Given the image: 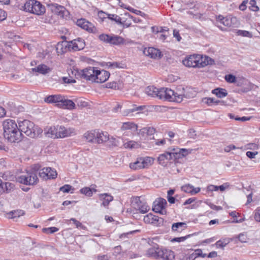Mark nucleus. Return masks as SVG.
<instances>
[{"mask_svg":"<svg viewBox=\"0 0 260 260\" xmlns=\"http://www.w3.org/2000/svg\"><path fill=\"white\" fill-rule=\"evenodd\" d=\"M225 80L228 83H235L236 81V78L235 76L232 74H229L225 75Z\"/></svg>","mask_w":260,"mask_h":260,"instance_id":"8fccbe9b","label":"nucleus"},{"mask_svg":"<svg viewBox=\"0 0 260 260\" xmlns=\"http://www.w3.org/2000/svg\"><path fill=\"white\" fill-rule=\"evenodd\" d=\"M229 243V239L225 238L222 240H218L216 242L215 245L217 247L223 248Z\"/></svg>","mask_w":260,"mask_h":260,"instance_id":"a19ab883","label":"nucleus"},{"mask_svg":"<svg viewBox=\"0 0 260 260\" xmlns=\"http://www.w3.org/2000/svg\"><path fill=\"white\" fill-rule=\"evenodd\" d=\"M19 127L21 133H24L27 136L34 138L36 136L37 129L34 123L28 120H24L19 122Z\"/></svg>","mask_w":260,"mask_h":260,"instance_id":"0eeeda50","label":"nucleus"},{"mask_svg":"<svg viewBox=\"0 0 260 260\" xmlns=\"http://www.w3.org/2000/svg\"><path fill=\"white\" fill-rule=\"evenodd\" d=\"M212 93L215 94L219 98H222L228 95V92L225 89L217 88L212 90Z\"/></svg>","mask_w":260,"mask_h":260,"instance_id":"e433bc0d","label":"nucleus"},{"mask_svg":"<svg viewBox=\"0 0 260 260\" xmlns=\"http://www.w3.org/2000/svg\"><path fill=\"white\" fill-rule=\"evenodd\" d=\"M238 238L239 241L242 243L246 242L248 239L247 235L243 233L239 234Z\"/></svg>","mask_w":260,"mask_h":260,"instance_id":"680f3d73","label":"nucleus"},{"mask_svg":"<svg viewBox=\"0 0 260 260\" xmlns=\"http://www.w3.org/2000/svg\"><path fill=\"white\" fill-rule=\"evenodd\" d=\"M188 153V150L186 149L170 148L169 151L159 155L157 160L160 165L166 166L170 160L182 158Z\"/></svg>","mask_w":260,"mask_h":260,"instance_id":"20e7f679","label":"nucleus"},{"mask_svg":"<svg viewBox=\"0 0 260 260\" xmlns=\"http://www.w3.org/2000/svg\"><path fill=\"white\" fill-rule=\"evenodd\" d=\"M71 190L73 191L74 190V188L72 187V186L69 184H66L59 188V190L64 192V193H68Z\"/></svg>","mask_w":260,"mask_h":260,"instance_id":"49530a36","label":"nucleus"},{"mask_svg":"<svg viewBox=\"0 0 260 260\" xmlns=\"http://www.w3.org/2000/svg\"><path fill=\"white\" fill-rule=\"evenodd\" d=\"M2 186H3V189L4 190L2 192L3 193L4 192H9L11 191V190L14 188V184L10 182L3 183L2 181Z\"/></svg>","mask_w":260,"mask_h":260,"instance_id":"4c0bfd02","label":"nucleus"},{"mask_svg":"<svg viewBox=\"0 0 260 260\" xmlns=\"http://www.w3.org/2000/svg\"><path fill=\"white\" fill-rule=\"evenodd\" d=\"M217 21H219L221 24L225 26H231L232 19L225 17L222 15H219L216 17Z\"/></svg>","mask_w":260,"mask_h":260,"instance_id":"c9c22d12","label":"nucleus"},{"mask_svg":"<svg viewBox=\"0 0 260 260\" xmlns=\"http://www.w3.org/2000/svg\"><path fill=\"white\" fill-rule=\"evenodd\" d=\"M83 136L87 142L95 143L96 130L88 131L84 134Z\"/></svg>","mask_w":260,"mask_h":260,"instance_id":"c756f323","label":"nucleus"},{"mask_svg":"<svg viewBox=\"0 0 260 260\" xmlns=\"http://www.w3.org/2000/svg\"><path fill=\"white\" fill-rule=\"evenodd\" d=\"M207 190L209 191H213L218 190V186L210 185L207 187Z\"/></svg>","mask_w":260,"mask_h":260,"instance_id":"69168bd1","label":"nucleus"},{"mask_svg":"<svg viewBox=\"0 0 260 260\" xmlns=\"http://www.w3.org/2000/svg\"><path fill=\"white\" fill-rule=\"evenodd\" d=\"M110 19H111V20H114L115 21H116L117 23H119V24H122V23H123L122 22V19L118 16L116 15H114V14H112V15H108V17Z\"/></svg>","mask_w":260,"mask_h":260,"instance_id":"09e8293b","label":"nucleus"},{"mask_svg":"<svg viewBox=\"0 0 260 260\" xmlns=\"http://www.w3.org/2000/svg\"><path fill=\"white\" fill-rule=\"evenodd\" d=\"M254 219L256 221L260 222V209L255 212Z\"/></svg>","mask_w":260,"mask_h":260,"instance_id":"774afa93","label":"nucleus"},{"mask_svg":"<svg viewBox=\"0 0 260 260\" xmlns=\"http://www.w3.org/2000/svg\"><path fill=\"white\" fill-rule=\"evenodd\" d=\"M62 98L60 94L51 95L46 97L44 101L48 103H56V106L58 107V104L61 102Z\"/></svg>","mask_w":260,"mask_h":260,"instance_id":"393cba45","label":"nucleus"},{"mask_svg":"<svg viewBox=\"0 0 260 260\" xmlns=\"http://www.w3.org/2000/svg\"><path fill=\"white\" fill-rule=\"evenodd\" d=\"M143 220L146 223L152 224L156 226H159L163 222V219L157 216L149 213L144 217Z\"/></svg>","mask_w":260,"mask_h":260,"instance_id":"4468645a","label":"nucleus"},{"mask_svg":"<svg viewBox=\"0 0 260 260\" xmlns=\"http://www.w3.org/2000/svg\"><path fill=\"white\" fill-rule=\"evenodd\" d=\"M146 132L147 133V136H151L153 135L155 132V129L153 127H145Z\"/></svg>","mask_w":260,"mask_h":260,"instance_id":"13d9d810","label":"nucleus"},{"mask_svg":"<svg viewBox=\"0 0 260 260\" xmlns=\"http://www.w3.org/2000/svg\"><path fill=\"white\" fill-rule=\"evenodd\" d=\"M58 107L71 110L75 108V104L73 101L63 97L61 102L58 104Z\"/></svg>","mask_w":260,"mask_h":260,"instance_id":"b1692460","label":"nucleus"},{"mask_svg":"<svg viewBox=\"0 0 260 260\" xmlns=\"http://www.w3.org/2000/svg\"><path fill=\"white\" fill-rule=\"evenodd\" d=\"M257 153V152L247 151L246 152V156L250 158H253Z\"/></svg>","mask_w":260,"mask_h":260,"instance_id":"e2e57ef3","label":"nucleus"},{"mask_svg":"<svg viewBox=\"0 0 260 260\" xmlns=\"http://www.w3.org/2000/svg\"><path fill=\"white\" fill-rule=\"evenodd\" d=\"M175 257L174 252L170 249L161 248L159 250V258L162 260H174Z\"/></svg>","mask_w":260,"mask_h":260,"instance_id":"a211bd4d","label":"nucleus"},{"mask_svg":"<svg viewBox=\"0 0 260 260\" xmlns=\"http://www.w3.org/2000/svg\"><path fill=\"white\" fill-rule=\"evenodd\" d=\"M192 90L188 88H178L176 91L168 88H161L158 89L157 98L160 100L170 102H181L184 99H189L193 97L191 93Z\"/></svg>","mask_w":260,"mask_h":260,"instance_id":"f257e3e1","label":"nucleus"},{"mask_svg":"<svg viewBox=\"0 0 260 260\" xmlns=\"http://www.w3.org/2000/svg\"><path fill=\"white\" fill-rule=\"evenodd\" d=\"M70 221H73V223L75 225L76 227L77 228H81L82 229H84L85 227L79 221L77 220L75 218H72L70 220Z\"/></svg>","mask_w":260,"mask_h":260,"instance_id":"6e6d98bb","label":"nucleus"},{"mask_svg":"<svg viewBox=\"0 0 260 260\" xmlns=\"http://www.w3.org/2000/svg\"><path fill=\"white\" fill-rule=\"evenodd\" d=\"M96 68L89 67L82 71L81 77L86 80L94 81Z\"/></svg>","mask_w":260,"mask_h":260,"instance_id":"dca6fc26","label":"nucleus"},{"mask_svg":"<svg viewBox=\"0 0 260 260\" xmlns=\"http://www.w3.org/2000/svg\"><path fill=\"white\" fill-rule=\"evenodd\" d=\"M49 6L50 7L53 12L61 17L63 18L68 14V11L66 8L62 6L54 3L50 4Z\"/></svg>","mask_w":260,"mask_h":260,"instance_id":"ddd939ff","label":"nucleus"},{"mask_svg":"<svg viewBox=\"0 0 260 260\" xmlns=\"http://www.w3.org/2000/svg\"><path fill=\"white\" fill-rule=\"evenodd\" d=\"M70 42L62 41L58 42L56 46V50L58 54H62L68 51H71Z\"/></svg>","mask_w":260,"mask_h":260,"instance_id":"aec40b11","label":"nucleus"},{"mask_svg":"<svg viewBox=\"0 0 260 260\" xmlns=\"http://www.w3.org/2000/svg\"><path fill=\"white\" fill-rule=\"evenodd\" d=\"M42 231L44 233L47 234H52L58 231V229L56 227H50L47 228H43Z\"/></svg>","mask_w":260,"mask_h":260,"instance_id":"de8ad7c7","label":"nucleus"},{"mask_svg":"<svg viewBox=\"0 0 260 260\" xmlns=\"http://www.w3.org/2000/svg\"><path fill=\"white\" fill-rule=\"evenodd\" d=\"M109 76V72L104 70H100L97 68L93 82L100 83L105 82L108 79Z\"/></svg>","mask_w":260,"mask_h":260,"instance_id":"f8f14e48","label":"nucleus"},{"mask_svg":"<svg viewBox=\"0 0 260 260\" xmlns=\"http://www.w3.org/2000/svg\"><path fill=\"white\" fill-rule=\"evenodd\" d=\"M193 186L189 184H185L181 187L182 190L189 193H191Z\"/></svg>","mask_w":260,"mask_h":260,"instance_id":"3c124183","label":"nucleus"},{"mask_svg":"<svg viewBox=\"0 0 260 260\" xmlns=\"http://www.w3.org/2000/svg\"><path fill=\"white\" fill-rule=\"evenodd\" d=\"M109 135L107 132L96 130L95 143L101 144L108 141Z\"/></svg>","mask_w":260,"mask_h":260,"instance_id":"4be33fe9","label":"nucleus"},{"mask_svg":"<svg viewBox=\"0 0 260 260\" xmlns=\"http://www.w3.org/2000/svg\"><path fill=\"white\" fill-rule=\"evenodd\" d=\"M4 136L11 143H18L22 139V134L15 120L8 119L3 123Z\"/></svg>","mask_w":260,"mask_h":260,"instance_id":"f03ea898","label":"nucleus"},{"mask_svg":"<svg viewBox=\"0 0 260 260\" xmlns=\"http://www.w3.org/2000/svg\"><path fill=\"white\" fill-rule=\"evenodd\" d=\"M214 61L207 56L194 54L186 57L183 60V64L188 68H203L208 64H212Z\"/></svg>","mask_w":260,"mask_h":260,"instance_id":"7ed1b4c3","label":"nucleus"},{"mask_svg":"<svg viewBox=\"0 0 260 260\" xmlns=\"http://www.w3.org/2000/svg\"><path fill=\"white\" fill-rule=\"evenodd\" d=\"M250 4L251 7V10L254 12H257L259 10V8L256 5V1L255 0H251Z\"/></svg>","mask_w":260,"mask_h":260,"instance_id":"4d7b16f0","label":"nucleus"},{"mask_svg":"<svg viewBox=\"0 0 260 260\" xmlns=\"http://www.w3.org/2000/svg\"><path fill=\"white\" fill-rule=\"evenodd\" d=\"M6 17L7 15L6 12L2 9H0V21L4 20Z\"/></svg>","mask_w":260,"mask_h":260,"instance_id":"338daca9","label":"nucleus"},{"mask_svg":"<svg viewBox=\"0 0 260 260\" xmlns=\"http://www.w3.org/2000/svg\"><path fill=\"white\" fill-rule=\"evenodd\" d=\"M143 53L146 56L155 59H159L162 56L160 50L153 47L145 48Z\"/></svg>","mask_w":260,"mask_h":260,"instance_id":"2eb2a0df","label":"nucleus"},{"mask_svg":"<svg viewBox=\"0 0 260 260\" xmlns=\"http://www.w3.org/2000/svg\"><path fill=\"white\" fill-rule=\"evenodd\" d=\"M142 168L143 169L148 168L154 162V159L152 157L146 156L139 157Z\"/></svg>","mask_w":260,"mask_h":260,"instance_id":"cd10ccee","label":"nucleus"},{"mask_svg":"<svg viewBox=\"0 0 260 260\" xmlns=\"http://www.w3.org/2000/svg\"><path fill=\"white\" fill-rule=\"evenodd\" d=\"M160 249L158 247V245L150 248L147 250L146 255L155 259H159V250Z\"/></svg>","mask_w":260,"mask_h":260,"instance_id":"5701e85b","label":"nucleus"},{"mask_svg":"<svg viewBox=\"0 0 260 260\" xmlns=\"http://www.w3.org/2000/svg\"><path fill=\"white\" fill-rule=\"evenodd\" d=\"M99 199L102 202L101 206L107 207L113 200V197L108 193H101L98 195Z\"/></svg>","mask_w":260,"mask_h":260,"instance_id":"412c9836","label":"nucleus"},{"mask_svg":"<svg viewBox=\"0 0 260 260\" xmlns=\"http://www.w3.org/2000/svg\"><path fill=\"white\" fill-rule=\"evenodd\" d=\"M24 10L28 12L41 15L45 12V7L37 0H28L24 5Z\"/></svg>","mask_w":260,"mask_h":260,"instance_id":"423d86ee","label":"nucleus"},{"mask_svg":"<svg viewBox=\"0 0 260 260\" xmlns=\"http://www.w3.org/2000/svg\"><path fill=\"white\" fill-rule=\"evenodd\" d=\"M24 214L25 212L23 210L17 209L7 213V217L9 219H12L16 221L18 218L24 215Z\"/></svg>","mask_w":260,"mask_h":260,"instance_id":"a878e982","label":"nucleus"},{"mask_svg":"<svg viewBox=\"0 0 260 260\" xmlns=\"http://www.w3.org/2000/svg\"><path fill=\"white\" fill-rule=\"evenodd\" d=\"M33 72H37L41 74H46L51 71L50 68L44 64H41L37 67L31 69Z\"/></svg>","mask_w":260,"mask_h":260,"instance_id":"bb28decb","label":"nucleus"},{"mask_svg":"<svg viewBox=\"0 0 260 260\" xmlns=\"http://www.w3.org/2000/svg\"><path fill=\"white\" fill-rule=\"evenodd\" d=\"M167 204L165 199L159 198L154 202L153 211L161 214L166 213V206Z\"/></svg>","mask_w":260,"mask_h":260,"instance_id":"9d476101","label":"nucleus"},{"mask_svg":"<svg viewBox=\"0 0 260 260\" xmlns=\"http://www.w3.org/2000/svg\"><path fill=\"white\" fill-rule=\"evenodd\" d=\"M108 141H109L110 144L113 146H117L119 145V141L118 139L113 137L110 138L109 137V140Z\"/></svg>","mask_w":260,"mask_h":260,"instance_id":"603ef678","label":"nucleus"},{"mask_svg":"<svg viewBox=\"0 0 260 260\" xmlns=\"http://www.w3.org/2000/svg\"><path fill=\"white\" fill-rule=\"evenodd\" d=\"M131 206L133 208L142 214H144L150 210V207L146 202L144 200H141L139 197L132 199Z\"/></svg>","mask_w":260,"mask_h":260,"instance_id":"6e6552de","label":"nucleus"},{"mask_svg":"<svg viewBox=\"0 0 260 260\" xmlns=\"http://www.w3.org/2000/svg\"><path fill=\"white\" fill-rule=\"evenodd\" d=\"M236 34L237 35L242 37H248L249 38H251L252 37V34L247 30H238L236 32Z\"/></svg>","mask_w":260,"mask_h":260,"instance_id":"79ce46f5","label":"nucleus"},{"mask_svg":"<svg viewBox=\"0 0 260 260\" xmlns=\"http://www.w3.org/2000/svg\"><path fill=\"white\" fill-rule=\"evenodd\" d=\"M109 44L113 45H120L124 43V39L118 36L111 35Z\"/></svg>","mask_w":260,"mask_h":260,"instance_id":"c85d7f7f","label":"nucleus"},{"mask_svg":"<svg viewBox=\"0 0 260 260\" xmlns=\"http://www.w3.org/2000/svg\"><path fill=\"white\" fill-rule=\"evenodd\" d=\"M106 86L107 88H112L115 89L119 88L118 83L115 81L107 83L106 84Z\"/></svg>","mask_w":260,"mask_h":260,"instance_id":"864d4df0","label":"nucleus"},{"mask_svg":"<svg viewBox=\"0 0 260 260\" xmlns=\"http://www.w3.org/2000/svg\"><path fill=\"white\" fill-rule=\"evenodd\" d=\"M17 180L21 183L30 185L37 183L38 178L35 171H30L27 172L26 174L19 176Z\"/></svg>","mask_w":260,"mask_h":260,"instance_id":"1a4fd4ad","label":"nucleus"},{"mask_svg":"<svg viewBox=\"0 0 260 260\" xmlns=\"http://www.w3.org/2000/svg\"><path fill=\"white\" fill-rule=\"evenodd\" d=\"M195 255H196V257L201 256L202 257H205L206 256V254H203L202 250L200 249L195 251Z\"/></svg>","mask_w":260,"mask_h":260,"instance_id":"0e129e2a","label":"nucleus"},{"mask_svg":"<svg viewBox=\"0 0 260 260\" xmlns=\"http://www.w3.org/2000/svg\"><path fill=\"white\" fill-rule=\"evenodd\" d=\"M187 228V224L185 222H179L174 223L172 225V230L174 232H180Z\"/></svg>","mask_w":260,"mask_h":260,"instance_id":"2f4dec72","label":"nucleus"},{"mask_svg":"<svg viewBox=\"0 0 260 260\" xmlns=\"http://www.w3.org/2000/svg\"><path fill=\"white\" fill-rule=\"evenodd\" d=\"M39 176L44 179H54L57 176V172L51 168L46 167L40 170Z\"/></svg>","mask_w":260,"mask_h":260,"instance_id":"9b49d317","label":"nucleus"},{"mask_svg":"<svg viewBox=\"0 0 260 260\" xmlns=\"http://www.w3.org/2000/svg\"><path fill=\"white\" fill-rule=\"evenodd\" d=\"M76 24L78 26L90 32H93L96 29L93 24L87 21L85 19L82 18L78 19L76 22Z\"/></svg>","mask_w":260,"mask_h":260,"instance_id":"f3484780","label":"nucleus"},{"mask_svg":"<svg viewBox=\"0 0 260 260\" xmlns=\"http://www.w3.org/2000/svg\"><path fill=\"white\" fill-rule=\"evenodd\" d=\"M80 192L88 197H91L92 196V190L88 187L81 188Z\"/></svg>","mask_w":260,"mask_h":260,"instance_id":"a18cd8bd","label":"nucleus"},{"mask_svg":"<svg viewBox=\"0 0 260 260\" xmlns=\"http://www.w3.org/2000/svg\"><path fill=\"white\" fill-rule=\"evenodd\" d=\"M111 35L103 34L99 36L100 41L107 44H109Z\"/></svg>","mask_w":260,"mask_h":260,"instance_id":"c03bdc74","label":"nucleus"},{"mask_svg":"<svg viewBox=\"0 0 260 260\" xmlns=\"http://www.w3.org/2000/svg\"><path fill=\"white\" fill-rule=\"evenodd\" d=\"M130 12L133 13H135L138 15H140L142 17H145L146 16V14L143 13V12L140 11V10H136V9H131L130 10Z\"/></svg>","mask_w":260,"mask_h":260,"instance_id":"bf43d9fd","label":"nucleus"},{"mask_svg":"<svg viewBox=\"0 0 260 260\" xmlns=\"http://www.w3.org/2000/svg\"><path fill=\"white\" fill-rule=\"evenodd\" d=\"M151 28L153 32L156 31V33H158V32L164 33V32L168 31V29L166 27H165L164 28H163L162 27H160L159 28H158V27L155 28L154 26H152L151 27Z\"/></svg>","mask_w":260,"mask_h":260,"instance_id":"5fc2aeb1","label":"nucleus"},{"mask_svg":"<svg viewBox=\"0 0 260 260\" xmlns=\"http://www.w3.org/2000/svg\"><path fill=\"white\" fill-rule=\"evenodd\" d=\"M46 133L51 138L58 139L74 136L76 134V131L73 127H66L63 125H57L48 128Z\"/></svg>","mask_w":260,"mask_h":260,"instance_id":"39448f33","label":"nucleus"},{"mask_svg":"<svg viewBox=\"0 0 260 260\" xmlns=\"http://www.w3.org/2000/svg\"><path fill=\"white\" fill-rule=\"evenodd\" d=\"M202 101L208 106H211L213 104H215L216 105L218 104L223 105L224 103L223 101L215 100V99L212 98H204L203 99Z\"/></svg>","mask_w":260,"mask_h":260,"instance_id":"72a5a7b5","label":"nucleus"},{"mask_svg":"<svg viewBox=\"0 0 260 260\" xmlns=\"http://www.w3.org/2000/svg\"><path fill=\"white\" fill-rule=\"evenodd\" d=\"M70 44L71 49L73 51L82 50L84 48L85 45L84 40L80 38L70 42Z\"/></svg>","mask_w":260,"mask_h":260,"instance_id":"6ab92c4d","label":"nucleus"},{"mask_svg":"<svg viewBox=\"0 0 260 260\" xmlns=\"http://www.w3.org/2000/svg\"><path fill=\"white\" fill-rule=\"evenodd\" d=\"M137 125L134 122H126L122 123V125L121 127V129L123 131L129 129L136 131L137 130Z\"/></svg>","mask_w":260,"mask_h":260,"instance_id":"f704fd0d","label":"nucleus"},{"mask_svg":"<svg viewBox=\"0 0 260 260\" xmlns=\"http://www.w3.org/2000/svg\"><path fill=\"white\" fill-rule=\"evenodd\" d=\"M141 166V162L139 158H138L135 162L129 164L130 168L134 170L143 169V168Z\"/></svg>","mask_w":260,"mask_h":260,"instance_id":"ea45409f","label":"nucleus"},{"mask_svg":"<svg viewBox=\"0 0 260 260\" xmlns=\"http://www.w3.org/2000/svg\"><path fill=\"white\" fill-rule=\"evenodd\" d=\"M158 88L153 86H149L145 89L146 93L152 97L157 98V92H158Z\"/></svg>","mask_w":260,"mask_h":260,"instance_id":"473e14b6","label":"nucleus"},{"mask_svg":"<svg viewBox=\"0 0 260 260\" xmlns=\"http://www.w3.org/2000/svg\"><path fill=\"white\" fill-rule=\"evenodd\" d=\"M143 109V106H139L136 108H133L132 109H127L125 111H124L122 113V114L123 116H127L129 114L133 113L134 112L137 111H140Z\"/></svg>","mask_w":260,"mask_h":260,"instance_id":"37998d69","label":"nucleus"},{"mask_svg":"<svg viewBox=\"0 0 260 260\" xmlns=\"http://www.w3.org/2000/svg\"><path fill=\"white\" fill-rule=\"evenodd\" d=\"M188 237H189V235H188L187 236H184V237L174 238L171 240V241L172 242H183V241H185Z\"/></svg>","mask_w":260,"mask_h":260,"instance_id":"052dcab7","label":"nucleus"},{"mask_svg":"<svg viewBox=\"0 0 260 260\" xmlns=\"http://www.w3.org/2000/svg\"><path fill=\"white\" fill-rule=\"evenodd\" d=\"M123 140V146L124 148L126 149H133V148H138L140 147V144L138 142L133 140L128 141L127 142H125L123 138H122Z\"/></svg>","mask_w":260,"mask_h":260,"instance_id":"7c9ffc66","label":"nucleus"},{"mask_svg":"<svg viewBox=\"0 0 260 260\" xmlns=\"http://www.w3.org/2000/svg\"><path fill=\"white\" fill-rule=\"evenodd\" d=\"M106 66L107 67L108 69L111 70L123 68L122 64L117 62H107L106 63Z\"/></svg>","mask_w":260,"mask_h":260,"instance_id":"58836bf2","label":"nucleus"}]
</instances>
